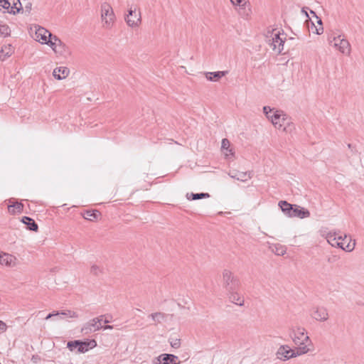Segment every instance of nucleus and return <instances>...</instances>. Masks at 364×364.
Listing matches in <instances>:
<instances>
[{
  "mask_svg": "<svg viewBox=\"0 0 364 364\" xmlns=\"http://www.w3.org/2000/svg\"><path fill=\"white\" fill-rule=\"evenodd\" d=\"M229 176L231 178H235L238 181H246L248 179L251 178V173L250 172H242V171H232L229 173Z\"/></svg>",
  "mask_w": 364,
  "mask_h": 364,
  "instance_id": "dca6fc26",
  "label": "nucleus"
},
{
  "mask_svg": "<svg viewBox=\"0 0 364 364\" xmlns=\"http://www.w3.org/2000/svg\"><path fill=\"white\" fill-rule=\"evenodd\" d=\"M272 252L277 255L282 256L286 253V248L282 245H275L272 248Z\"/></svg>",
  "mask_w": 364,
  "mask_h": 364,
  "instance_id": "7c9ffc66",
  "label": "nucleus"
},
{
  "mask_svg": "<svg viewBox=\"0 0 364 364\" xmlns=\"http://www.w3.org/2000/svg\"><path fill=\"white\" fill-rule=\"evenodd\" d=\"M101 216V213L97 210H87L85 213H82V217L85 220H88L90 221H94L97 220L99 217Z\"/></svg>",
  "mask_w": 364,
  "mask_h": 364,
  "instance_id": "aec40b11",
  "label": "nucleus"
},
{
  "mask_svg": "<svg viewBox=\"0 0 364 364\" xmlns=\"http://www.w3.org/2000/svg\"><path fill=\"white\" fill-rule=\"evenodd\" d=\"M0 7L9 9L11 7V0H0Z\"/></svg>",
  "mask_w": 364,
  "mask_h": 364,
  "instance_id": "4c0bfd02",
  "label": "nucleus"
},
{
  "mask_svg": "<svg viewBox=\"0 0 364 364\" xmlns=\"http://www.w3.org/2000/svg\"><path fill=\"white\" fill-rule=\"evenodd\" d=\"M348 147L349 149H351V148H352V145H351L350 144H348Z\"/></svg>",
  "mask_w": 364,
  "mask_h": 364,
  "instance_id": "de8ad7c7",
  "label": "nucleus"
},
{
  "mask_svg": "<svg viewBox=\"0 0 364 364\" xmlns=\"http://www.w3.org/2000/svg\"><path fill=\"white\" fill-rule=\"evenodd\" d=\"M9 211L14 214L15 213H21L23 209V205L21 202H16L13 205H9L8 206Z\"/></svg>",
  "mask_w": 364,
  "mask_h": 364,
  "instance_id": "a878e982",
  "label": "nucleus"
},
{
  "mask_svg": "<svg viewBox=\"0 0 364 364\" xmlns=\"http://www.w3.org/2000/svg\"><path fill=\"white\" fill-rule=\"evenodd\" d=\"M228 298L229 301L240 306H244L245 300L242 296L238 292V290H234L227 292Z\"/></svg>",
  "mask_w": 364,
  "mask_h": 364,
  "instance_id": "ddd939ff",
  "label": "nucleus"
},
{
  "mask_svg": "<svg viewBox=\"0 0 364 364\" xmlns=\"http://www.w3.org/2000/svg\"><path fill=\"white\" fill-rule=\"evenodd\" d=\"M186 197L188 200H200L206 198H209L210 195L208 193H187Z\"/></svg>",
  "mask_w": 364,
  "mask_h": 364,
  "instance_id": "393cba45",
  "label": "nucleus"
},
{
  "mask_svg": "<svg viewBox=\"0 0 364 364\" xmlns=\"http://www.w3.org/2000/svg\"><path fill=\"white\" fill-rule=\"evenodd\" d=\"M31 6H32V4L31 3H28L26 6H25V11L27 12L28 14L30 13L31 10Z\"/></svg>",
  "mask_w": 364,
  "mask_h": 364,
  "instance_id": "79ce46f5",
  "label": "nucleus"
},
{
  "mask_svg": "<svg viewBox=\"0 0 364 364\" xmlns=\"http://www.w3.org/2000/svg\"><path fill=\"white\" fill-rule=\"evenodd\" d=\"M169 343L171 347L178 348L181 346V340L179 338H170Z\"/></svg>",
  "mask_w": 364,
  "mask_h": 364,
  "instance_id": "f704fd0d",
  "label": "nucleus"
},
{
  "mask_svg": "<svg viewBox=\"0 0 364 364\" xmlns=\"http://www.w3.org/2000/svg\"><path fill=\"white\" fill-rule=\"evenodd\" d=\"M90 272L94 275H98L100 272H101V269L100 267L96 264H94L91 267Z\"/></svg>",
  "mask_w": 364,
  "mask_h": 364,
  "instance_id": "58836bf2",
  "label": "nucleus"
},
{
  "mask_svg": "<svg viewBox=\"0 0 364 364\" xmlns=\"http://www.w3.org/2000/svg\"><path fill=\"white\" fill-rule=\"evenodd\" d=\"M232 4L235 6H239L241 9L246 5L247 1L245 0H230Z\"/></svg>",
  "mask_w": 364,
  "mask_h": 364,
  "instance_id": "e433bc0d",
  "label": "nucleus"
},
{
  "mask_svg": "<svg viewBox=\"0 0 364 364\" xmlns=\"http://www.w3.org/2000/svg\"><path fill=\"white\" fill-rule=\"evenodd\" d=\"M10 14H16V13H19L21 11H23L22 7V4L20 0H13V5L11 6Z\"/></svg>",
  "mask_w": 364,
  "mask_h": 364,
  "instance_id": "cd10ccee",
  "label": "nucleus"
},
{
  "mask_svg": "<svg viewBox=\"0 0 364 364\" xmlns=\"http://www.w3.org/2000/svg\"><path fill=\"white\" fill-rule=\"evenodd\" d=\"M270 43L272 50L278 53H281L284 49V40L280 37V32L274 34Z\"/></svg>",
  "mask_w": 364,
  "mask_h": 364,
  "instance_id": "9b49d317",
  "label": "nucleus"
},
{
  "mask_svg": "<svg viewBox=\"0 0 364 364\" xmlns=\"http://www.w3.org/2000/svg\"><path fill=\"white\" fill-rule=\"evenodd\" d=\"M230 141L228 139H223L222 140V143H221V149L223 151L226 150L227 151H228L230 153V155L233 156L234 151H233L232 149L230 148Z\"/></svg>",
  "mask_w": 364,
  "mask_h": 364,
  "instance_id": "c85d7f7f",
  "label": "nucleus"
},
{
  "mask_svg": "<svg viewBox=\"0 0 364 364\" xmlns=\"http://www.w3.org/2000/svg\"><path fill=\"white\" fill-rule=\"evenodd\" d=\"M7 328V326L6 324L2 321H0V330H1L2 331H5Z\"/></svg>",
  "mask_w": 364,
  "mask_h": 364,
  "instance_id": "a19ab883",
  "label": "nucleus"
},
{
  "mask_svg": "<svg viewBox=\"0 0 364 364\" xmlns=\"http://www.w3.org/2000/svg\"><path fill=\"white\" fill-rule=\"evenodd\" d=\"M291 337L298 347L307 346V342L310 341L306 330L301 327H298L296 330L293 329L291 333Z\"/></svg>",
  "mask_w": 364,
  "mask_h": 364,
  "instance_id": "39448f33",
  "label": "nucleus"
},
{
  "mask_svg": "<svg viewBox=\"0 0 364 364\" xmlns=\"http://www.w3.org/2000/svg\"><path fill=\"white\" fill-rule=\"evenodd\" d=\"M309 9L308 7H303L301 9V13L305 15V16L307 18V19L305 21V24H306L307 27L309 28V21H311V18L309 16V14L307 12V10Z\"/></svg>",
  "mask_w": 364,
  "mask_h": 364,
  "instance_id": "c9c22d12",
  "label": "nucleus"
},
{
  "mask_svg": "<svg viewBox=\"0 0 364 364\" xmlns=\"http://www.w3.org/2000/svg\"><path fill=\"white\" fill-rule=\"evenodd\" d=\"M269 119L271 120L272 123L277 129H281L284 124L286 114H283L282 111L276 110L272 114V116H270Z\"/></svg>",
  "mask_w": 364,
  "mask_h": 364,
  "instance_id": "1a4fd4ad",
  "label": "nucleus"
},
{
  "mask_svg": "<svg viewBox=\"0 0 364 364\" xmlns=\"http://www.w3.org/2000/svg\"><path fill=\"white\" fill-rule=\"evenodd\" d=\"M278 205L284 214L289 218L304 219L310 216L309 210L296 204L289 203L286 200H280Z\"/></svg>",
  "mask_w": 364,
  "mask_h": 364,
  "instance_id": "f257e3e1",
  "label": "nucleus"
},
{
  "mask_svg": "<svg viewBox=\"0 0 364 364\" xmlns=\"http://www.w3.org/2000/svg\"><path fill=\"white\" fill-rule=\"evenodd\" d=\"M101 18L105 22L104 27L111 28L113 26L115 15L109 4L104 2L101 5Z\"/></svg>",
  "mask_w": 364,
  "mask_h": 364,
  "instance_id": "20e7f679",
  "label": "nucleus"
},
{
  "mask_svg": "<svg viewBox=\"0 0 364 364\" xmlns=\"http://www.w3.org/2000/svg\"><path fill=\"white\" fill-rule=\"evenodd\" d=\"M2 258H0V264H5L6 266H11L13 262L14 257L8 253L2 252L1 255Z\"/></svg>",
  "mask_w": 364,
  "mask_h": 364,
  "instance_id": "bb28decb",
  "label": "nucleus"
},
{
  "mask_svg": "<svg viewBox=\"0 0 364 364\" xmlns=\"http://www.w3.org/2000/svg\"><path fill=\"white\" fill-rule=\"evenodd\" d=\"M80 343L77 352L80 353H84L97 346V342L94 339L80 341Z\"/></svg>",
  "mask_w": 364,
  "mask_h": 364,
  "instance_id": "2eb2a0df",
  "label": "nucleus"
},
{
  "mask_svg": "<svg viewBox=\"0 0 364 364\" xmlns=\"http://www.w3.org/2000/svg\"><path fill=\"white\" fill-rule=\"evenodd\" d=\"M13 5V0H11V5Z\"/></svg>",
  "mask_w": 364,
  "mask_h": 364,
  "instance_id": "603ef678",
  "label": "nucleus"
},
{
  "mask_svg": "<svg viewBox=\"0 0 364 364\" xmlns=\"http://www.w3.org/2000/svg\"><path fill=\"white\" fill-rule=\"evenodd\" d=\"M340 40H341L340 35L338 36H333L332 38H328L329 43L331 44H333V46L335 48H338L339 51H340Z\"/></svg>",
  "mask_w": 364,
  "mask_h": 364,
  "instance_id": "2f4dec72",
  "label": "nucleus"
},
{
  "mask_svg": "<svg viewBox=\"0 0 364 364\" xmlns=\"http://www.w3.org/2000/svg\"><path fill=\"white\" fill-rule=\"evenodd\" d=\"M21 222L26 225V228L29 230L37 232L38 230V225L35 220L28 216H23L21 219Z\"/></svg>",
  "mask_w": 364,
  "mask_h": 364,
  "instance_id": "a211bd4d",
  "label": "nucleus"
},
{
  "mask_svg": "<svg viewBox=\"0 0 364 364\" xmlns=\"http://www.w3.org/2000/svg\"><path fill=\"white\" fill-rule=\"evenodd\" d=\"M103 316H104L102 315L99 317L94 318L85 323L81 328V333L87 335L92 331H97L102 328L101 323L102 321Z\"/></svg>",
  "mask_w": 364,
  "mask_h": 364,
  "instance_id": "423d86ee",
  "label": "nucleus"
},
{
  "mask_svg": "<svg viewBox=\"0 0 364 364\" xmlns=\"http://www.w3.org/2000/svg\"><path fill=\"white\" fill-rule=\"evenodd\" d=\"M49 46L53 50V51L60 55L65 56L70 53L68 46L60 40L58 43L53 42V40L49 41Z\"/></svg>",
  "mask_w": 364,
  "mask_h": 364,
  "instance_id": "f8f14e48",
  "label": "nucleus"
},
{
  "mask_svg": "<svg viewBox=\"0 0 364 364\" xmlns=\"http://www.w3.org/2000/svg\"><path fill=\"white\" fill-rule=\"evenodd\" d=\"M10 55H11V53H9L8 51H6V53L4 55V58L2 60H4L6 57H9Z\"/></svg>",
  "mask_w": 364,
  "mask_h": 364,
  "instance_id": "49530a36",
  "label": "nucleus"
},
{
  "mask_svg": "<svg viewBox=\"0 0 364 364\" xmlns=\"http://www.w3.org/2000/svg\"><path fill=\"white\" fill-rule=\"evenodd\" d=\"M50 39H52L53 42H55V43H58V41H60V39H59L56 36H52Z\"/></svg>",
  "mask_w": 364,
  "mask_h": 364,
  "instance_id": "c03bdc74",
  "label": "nucleus"
},
{
  "mask_svg": "<svg viewBox=\"0 0 364 364\" xmlns=\"http://www.w3.org/2000/svg\"><path fill=\"white\" fill-rule=\"evenodd\" d=\"M60 315H63V316H68V317H70V318H78V314L75 312V311H70V310H64V311H62L61 312H59Z\"/></svg>",
  "mask_w": 364,
  "mask_h": 364,
  "instance_id": "473e14b6",
  "label": "nucleus"
},
{
  "mask_svg": "<svg viewBox=\"0 0 364 364\" xmlns=\"http://www.w3.org/2000/svg\"><path fill=\"white\" fill-rule=\"evenodd\" d=\"M80 340H75V341H68L67 343V348L70 351L74 350L75 348L78 349L79 344L80 343Z\"/></svg>",
  "mask_w": 364,
  "mask_h": 364,
  "instance_id": "72a5a7b5",
  "label": "nucleus"
},
{
  "mask_svg": "<svg viewBox=\"0 0 364 364\" xmlns=\"http://www.w3.org/2000/svg\"><path fill=\"white\" fill-rule=\"evenodd\" d=\"M124 20L127 25L130 27H136L141 23V13L138 14L136 13V9H132L130 8L128 11V14L126 15Z\"/></svg>",
  "mask_w": 364,
  "mask_h": 364,
  "instance_id": "0eeeda50",
  "label": "nucleus"
},
{
  "mask_svg": "<svg viewBox=\"0 0 364 364\" xmlns=\"http://www.w3.org/2000/svg\"><path fill=\"white\" fill-rule=\"evenodd\" d=\"M166 316L167 315L163 312H155L149 316V317L154 321V325L161 323L162 321H164L166 318Z\"/></svg>",
  "mask_w": 364,
  "mask_h": 364,
  "instance_id": "4be33fe9",
  "label": "nucleus"
},
{
  "mask_svg": "<svg viewBox=\"0 0 364 364\" xmlns=\"http://www.w3.org/2000/svg\"><path fill=\"white\" fill-rule=\"evenodd\" d=\"M70 73V70L66 67H59L54 69L53 75L57 80L65 79Z\"/></svg>",
  "mask_w": 364,
  "mask_h": 364,
  "instance_id": "f3484780",
  "label": "nucleus"
},
{
  "mask_svg": "<svg viewBox=\"0 0 364 364\" xmlns=\"http://www.w3.org/2000/svg\"><path fill=\"white\" fill-rule=\"evenodd\" d=\"M326 239L328 242L333 247H338L343 250H348V251H351L353 249V247L350 248L349 244L346 246V247H344L343 242H339V240H343L342 236H338L337 237L335 233L329 232L326 236Z\"/></svg>",
  "mask_w": 364,
  "mask_h": 364,
  "instance_id": "9d476101",
  "label": "nucleus"
},
{
  "mask_svg": "<svg viewBox=\"0 0 364 364\" xmlns=\"http://www.w3.org/2000/svg\"><path fill=\"white\" fill-rule=\"evenodd\" d=\"M159 360L162 364H169L175 362L178 359V356L173 354H162L159 357Z\"/></svg>",
  "mask_w": 364,
  "mask_h": 364,
  "instance_id": "5701e85b",
  "label": "nucleus"
},
{
  "mask_svg": "<svg viewBox=\"0 0 364 364\" xmlns=\"http://www.w3.org/2000/svg\"><path fill=\"white\" fill-rule=\"evenodd\" d=\"M310 14L313 16V17H314L316 18V23H318V25L320 26V27L318 28L316 27V26L314 25V23L313 21H309V23H311V28H315V33L316 34H321L323 31V28L322 27V20L321 19V18L318 17L316 12L312 11V10H310Z\"/></svg>",
  "mask_w": 364,
  "mask_h": 364,
  "instance_id": "412c9836",
  "label": "nucleus"
},
{
  "mask_svg": "<svg viewBox=\"0 0 364 364\" xmlns=\"http://www.w3.org/2000/svg\"><path fill=\"white\" fill-rule=\"evenodd\" d=\"M60 315L59 312H56V313H50L49 314L47 315V316L46 317V319H49L52 316H58Z\"/></svg>",
  "mask_w": 364,
  "mask_h": 364,
  "instance_id": "37998d69",
  "label": "nucleus"
},
{
  "mask_svg": "<svg viewBox=\"0 0 364 364\" xmlns=\"http://www.w3.org/2000/svg\"><path fill=\"white\" fill-rule=\"evenodd\" d=\"M309 349L307 346H301V347H297L296 348V351L290 348L288 346H282L277 350V358L282 360H287L290 358L296 357L297 355H300L304 353H306Z\"/></svg>",
  "mask_w": 364,
  "mask_h": 364,
  "instance_id": "f03ea898",
  "label": "nucleus"
},
{
  "mask_svg": "<svg viewBox=\"0 0 364 364\" xmlns=\"http://www.w3.org/2000/svg\"><path fill=\"white\" fill-rule=\"evenodd\" d=\"M11 30L9 27L3 21H0V35L6 37L9 36Z\"/></svg>",
  "mask_w": 364,
  "mask_h": 364,
  "instance_id": "c756f323",
  "label": "nucleus"
},
{
  "mask_svg": "<svg viewBox=\"0 0 364 364\" xmlns=\"http://www.w3.org/2000/svg\"><path fill=\"white\" fill-rule=\"evenodd\" d=\"M4 52H5V51H4V48H2V49H1V54H3V53H4Z\"/></svg>",
  "mask_w": 364,
  "mask_h": 364,
  "instance_id": "09e8293b",
  "label": "nucleus"
},
{
  "mask_svg": "<svg viewBox=\"0 0 364 364\" xmlns=\"http://www.w3.org/2000/svg\"><path fill=\"white\" fill-rule=\"evenodd\" d=\"M263 112L264 113V114L266 115V117L269 119L270 116H269V113H272V109L268 107V106H264L263 107Z\"/></svg>",
  "mask_w": 364,
  "mask_h": 364,
  "instance_id": "ea45409f",
  "label": "nucleus"
},
{
  "mask_svg": "<svg viewBox=\"0 0 364 364\" xmlns=\"http://www.w3.org/2000/svg\"><path fill=\"white\" fill-rule=\"evenodd\" d=\"M51 36V33L43 27L39 26L36 31V40L42 44L49 46V41H52V39H49V38H50Z\"/></svg>",
  "mask_w": 364,
  "mask_h": 364,
  "instance_id": "6e6552de",
  "label": "nucleus"
},
{
  "mask_svg": "<svg viewBox=\"0 0 364 364\" xmlns=\"http://www.w3.org/2000/svg\"><path fill=\"white\" fill-rule=\"evenodd\" d=\"M104 323H109V321H108V320H107V319H105V320L104 321Z\"/></svg>",
  "mask_w": 364,
  "mask_h": 364,
  "instance_id": "8fccbe9b",
  "label": "nucleus"
},
{
  "mask_svg": "<svg viewBox=\"0 0 364 364\" xmlns=\"http://www.w3.org/2000/svg\"><path fill=\"white\" fill-rule=\"evenodd\" d=\"M340 52L343 54L350 55V45L348 40L345 38L340 40Z\"/></svg>",
  "mask_w": 364,
  "mask_h": 364,
  "instance_id": "b1692460",
  "label": "nucleus"
},
{
  "mask_svg": "<svg viewBox=\"0 0 364 364\" xmlns=\"http://www.w3.org/2000/svg\"><path fill=\"white\" fill-rule=\"evenodd\" d=\"M222 283L226 292L239 290L241 286L240 279L228 269H224L223 272Z\"/></svg>",
  "mask_w": 364,
  "mask_h": 364,
  "instance_id": "7ed1b4c3",
  "label": "nucleus"
},
{
  "mask_svg": "<svg viewBox=\"0 0 364 364\" xmlns=\"http://www.w3.org/2000/svg\"><path fill=\"white\" fill-rule=\"evenodd\" d=\"M311 316L319 321H325L328 318L327 309L324 307H316L314 309Z\"/></svg>",
  "mask_w": 364,
  "mask_h": 364,
  "instance_id": "4468645a",
  "label": "nucleus"
},
{
  "mask_svg": "<svg viewBox=\"0 0 364 364\" xmlns=\"http://www.w3.org/2000/svg\"><path fill=\"white\" fill-rule=\"evenodd\" d=\"M275 31V29L272 30V34H273V32Z\"/></svg>",
  "mask_w": 364,
  "mask_h": 364,
  "instance_id": "3c124183",
  "label": "nucleus"
},
{
  "mask_svg": "<svg viewBox=\"0 0 364 364\" xmlns=\"http://www.w3.org/2000/svg\"><path fill=\"white\" fill-rule=\"evenodd\" d=\"M227 73L228 71L207 72L205 73V77L209 81H218Z\"/></svg>",
  "mask_w": 364,
  "mask_h": 364,
  "instance_id": "6ab92c4d",
  "label": "nucleus"
},
{
  "mask_svg": "<svg viewBox=\"0 0 364 364\" xmlns=\"http://www.w3.org/2000/svg\"><path fill=\"white\" fill-rule=\"evenodd\" d=\"M102 328L104 330H107V329H112L113 328V326H110V325H106L105 326H102Z\"/></svg>",
  "mask_w": 364,
  "mask_h": 364,
  "instance_id": "a18cd8bd",
  "label": "nucleus"
}]
</instances>
